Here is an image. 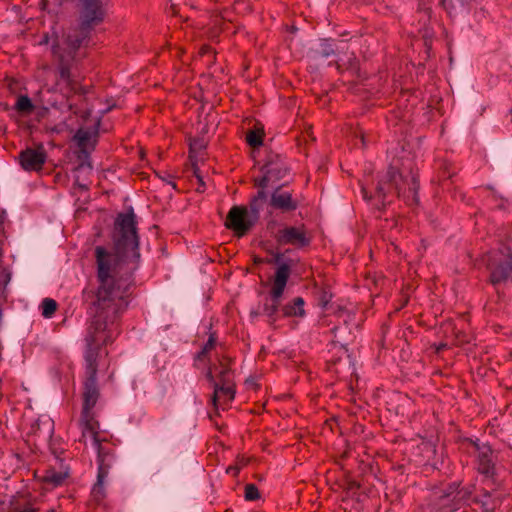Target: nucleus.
Here are the masks:
<instances>
[{
	"instance_id": "1",
	"label": "nucleus",
	"mask_w": 512,
	"mask_h": 512,
	"mask_svg": "<svg viewBox=\"0 0 512 512\" xmlns=\"http://www.w3.org/2000/svg\"><path fill=\"white\" fill-rule=\"evenodd\" d=\"M97 289L91 292L95 316L88 330L107 332L104 341L119 335L118 318L126 310L133 285L132 273L139 260L131 261V253L104 246L94 249ZM90 292H85L88 299Z\"/></svg>"
},
{
	"instance_id": "2",
	"label": "nucleus",
	"mask_w": 512,
	"mask_h": 512,
	"mask_svg": "<svg viewBox=\"0 0 512 512\" xmlns=\"http://www.w3.org/2000/svg\"><path fill=\"white\" fill-rule=\"evenodd\" d=\"M118 335H114L112 338L104 341L107 337V332L88 330L86 341L88 349L85 353V375L83 390V410L81 414V429L82 437L81 440L85 443L87 440H91L92 445H98L100 443H108L105 438H102L98 429L99 424L94 419L92 409L95 407L98 398L99 390L97 387L96 374L98 368V345L108 344L113 341Z\"/></svg>"
},
{
	"instance_id": "3",
	"label": "nucleus",
	"mask_w": 512,
	"mask_h": 512,
	"mask_svg": "<svg viewBox=\"0 0 512 512\" xmlns=\"http://www.w3.org/2000/svg\"><path fill=\"white\" fill-rule=\"evenodd\" d=\"M418 181L417 173L412 167V162L402 164L399 168L397 163H393L387 172L379 179L375 195L369 192L364 185L361 192L364 200L371 202L372 206L380 210L391 202L394 195L403 198L407 205H414L418 202Z\"/></svg>"
},
{
	"instance_id": "4",
	"label": "nucleus",
	"mask_w": 512,
	"mask_h": 512,
	"mask_svg": "<svg viewBox=\"0 0 512 512\" xmlns=\"http://www.w3.org/2000/svg\"><path fill=\"white\" fill-rule=\"evenodd\" d=\"M199 358H207L209 366L206 377L213 386L212 403L216 410H226L235 398L234 375L231 359L216 351V339L211 335Z\"/></svg>"
},
{
	"instance_id": "5",
	"label": "nucleus",
	"mask_w": 512,
	"mask_h": 512,
	"mask_svg": "<svg viewBox=\"0 0 512 512\" xmlns=\"http://www.w3.org/2000/svg\"><path fill=\"white\" fill-rule=\"evenodd\" d=\"M107 0H82L79 11V30L67 36V44L75 52L89 37L91 30L106 16Z\"/></svg>"
},
{
	"instance_id": "6",
	"label": "nucleus",
	"mask_w": 512,
	"mask_h": 512,
	"mask_svg": "<svg viewBox=\"0 0 512 512\" xmlns=\"http://www.w3.org/2000/svg\"><path fill=\"white\" fill-rule=\"evenodd\" d=\"M115 226L120 236L116 241L118 249L127 250L131 253V261L134 263L140 260L139 242L136 233V222L134 213H121L118 215Z\"/></svg>"
},
{
	"instance_id": "7",
	"label": "nucleus",
	"mask_w": 512,
	"mask_h": 512,
	"mask_svg": "<svg viewBox=\"0 0 512 512\" xmlns=\"http://www.w3.org/2000/svg\"><path fill=\"white\" fill-rule=\"evenodd\" d=\"M487 268L493 285L507 281L512 276V251L506 245L491 251L487 256Z\"/></svg>"
},
{
	"instance_id": "8",
	"label": "nucleus",
	"mask_w": 512,
	"mask_h": 512,
	"mask_svg": "<svg viewBox=\"0 0 512 512\" xmlns=\"http://www.w3.org/2000/svg\"><path fill=\"white\" fill-rule=\"evenodd\" d=\"M93 447L97 450L98 454V475L97 482L94 484L91 493L96 501H101L105 497L104 483L112 464L113 450L108 443H100L93 445Z\"/></svg>"
},
{
	"instance_id": "9",
	"label": "nucleus",
	"mask_w": 512,
	"mask_h": 512,
	"mask_svg": "<svg viewBox=\"0 0 512 512\" xmlns=\"http://www.w3.org/2000/svg\"><path fill=\"white\" fill-rule=\"evenodd\" d=\"M290 274L291 268L288 264L282 263L277 267L271 281V304H266L264 307V312L267 316L273 317L277 313L280 305V299L284 293Z\"/></svg>"
},
{
	"instance_id": "10",
	"label": "nucleus",
	"mask_w": 512,
	"mask_h": 512,
	"mask_svg": "<svg viewBox=\"0 0 512 512\" xmlns=\"http://www.w3.org/2000/svg\"><path fill=\"white\" fill-rule=\"evenodd\" d=\"M47 160V154L42 144L28 147L19 154L21 167L28 172L41 171Z\"/></svg>"
},
{
	"instance_id": "11",
	"label": "nucleus",
	"mask_w": 512,
	"mask_h": 512,
	"mask_svg": "<svg viewBox=\"0 0 512 512\" xmlns=\"http://www.w3.org/2000/svg\"><path fill=\"white\" fill-rule=\"evenodd\" d=\"M253 220L247 208L233 206L226 218L227 228L233 230L238 236H243L252 227Z\"/></svg>"
},
{
	"instance_id": "12",
	"label": "nucleus",
	"mask_w": 512,
	"mask_h": 512,
	"mask_svg": "<svg viewBox=\"0 0 512 512\" xmlns=\"http://www.w3.org/2000/svg\"><path fill=\"white\" fill-rule=\"evenodd\" d=\"M277 242L280 245H292L301 248L309 245L310 238L304 226H289L278 231Z\"/></svg>"
},
{
	"instance_id": "13",
	"label": "nucleus",
	"mask_w": 512,
	"mask_h": 512,
	"mask_svg": "<svg viewBox=\"0 0 512 512\" xmlns=\"http://www.w3.org/2000/svg\"><path fill=\"white\" fill-rule=\"evenodd\" d=\"M271 180L270 171L268 170L265 172V174L259 178L256 179V185L261 188V190L258 191L257 196L254 197V199L250 203V210L251 213L254 215V218H256L260 212V210L263 207V204L266 201V194L263 191L264 188H267L269 186V182Z\"/></svg>"
},
{
	"instance_id": "14",
	"label": "nucleus",
	"mask_w": 512,
	"mask_h": 512,
	"mask_svg": "<svg viewBox=\"0 0 512 512\" xmlns=\"http://www.w3.org/2000/svg\"><path fill=\"white\" fill-rule=\"evenodd\" d=\"M478 470L480 473L490 477L494 474V456L489 446L478 447L477 454Z\"/></svg>"
},
{
	"instance_id": "15",
	"label": "nucleus",
	"mask_w": 512,
	"mask_h": 512,
	"mask_svg": "<svg viewBox=\"0 0 512 512\" xmlns=\"http://www.w3.org/2000/svg\"><path fill=\"white\" fill-rule=\"evenodd\" d=\"M59 85H65L68 93L81 92L80 82L74 78L70 68L64 63L63 59H61L59 68Z\"/></svg>"
},
{
	"instance_id": "16",
	"label": "nucleus",
	"mask_w": 512,
	"mask_h": 512,
	"mask_svg": "<svg viewBox=\"0 0 512 512\" xmlns=\"http://www.w3.org/2000/svg\"><path fill=\"white\" fill-rule=\"evenodd\" d=\"M271 205L283 211H292L297 208V202L287 191L276 190L271 196Z\"/></svg>"
},
{
	"instance_id": "17",
	"label": "nucleus",
	"mask_w": 512,
	"mask_h": 512,
	"mask_svg": "<svg viewBox=\"0 0 512 512\" xmlns=\"http://www.w3.org/2000/svg\"><path fill=\"white\" fill-rule=\"evenodd\" d=\"M8 512H39V508L32 500L14 497L10 501Z\"/></svg>"
},
{
	"instance_id": "18",
	"label": "nucleus",
	"mask_w": 512,
	"mask_h": 512,
	"mask_svg": "<svg viewBox=\"0 0 512 512\" xmlns=\"http://www.w3.org/2000/svg\"><path fill=\"white\" fill-rule=\"evenodd\" d=\"M283 314L287 317L299 316L302 317L305 314L304 300L301 297H296L291 303H288L283 307Z\"/></svg>"
},
{
	"instance_id": "19",
	"label": "nucleus",
	"mask_w": 512,
	"mask_h": 512,
	"mask_svg": "<svg viewBox=\"0 0 512 512\" xmlns=\"http://www.w3.org/2000/svg\"><path fill=\"white\" fill-rule=\"evenodd\" d=\"M74 138L76 139L78 146L82 150H85L86 148L93 144L92 139L94 138V135L91 131L87 129H79L76 132Z\"/></svg>"
},
{
	"instance_id": "20",
	"label": "nucleus",
	"mask_w": 512,
	"mask_h": 512,
	"mask_svg": "<svg viewBox=\"0 0 512 512\" xmlns=\"http://www.w3.org/2000/svg\"><path fill=\"white\" fill-rule=\"evenodd\" d=\"M15 109L20 113L29 114L34 110V105L28 96L21 95L17 98Z\"/></svg>"
},
{
	"instance_id": "21",
	"label": "nucleus",
	"mask_w": 512,
	"mask_h": 512,
	"mask_svg": "<svg viewBox=\"0 0 512 512\" xmlns=\"http://www.w3.org/2000/svg\"><path fill=\"white\" fill-rule=\"evenodd\" d=\"M246 141L251 147H259L263 142V132L258 129L250 130L246 135Z\"/></svg>"
},
{
	"instance_id": "22",
	"label": "nucleus",
	"mask_w": 512,
	"mask_h": 512,
	"mask_svg": "<svg viewBox=\"0 0 512 512\" xmlns=\"http://www.w3.org/2000/svg\"><path fill=\"white\" fill-rule=\"evenodd\" d=\"M42 315L45 318H51L57 310V302L51 298H45L41 304Z\"/></svg>"
},
{
	"instance_id": "23",
	"label": "nucleus",
	"mask_w": 512,
	"mask_h": 512,
	"mask_svg": "<svg viewBox=\"0 0 512 512\" xmlns=\"http://www.w3.org/2000/svg\"><path fill=\"white\" fill-rule=\"evenodd\" d=\"M66 474H63L61 472H56L54 470L47 471L44 479L46 482L51 483L55 486H58L62 484V482L65 480Z\"/></svg>"
},
{
	"instance_id": "24",
	"label": "nucleus",
	"mask_w": 512,
	"mask_h": 512,
	"mask_svg": "<svg viewBox=\"0 0 512 512\" xmlns=\"http://www.w3.org/2000/svg\"><path fill=\"white\" fill-rule=\"evenodd\" d=\"M260 498L258 488L254 484H247L245 486V499L247 501H255Z\"/></svg>"
},
{
	"instance_id": "25",
	"label": "nucleus",
	"mask_w": 512,
	"mask_h": 512,
	"mask_svg": "<svg viewBox=\"0 0 512 512\" xmlns=\"http://www.w3.org/2000/svg\"><path fill=\"white\" fill-rule=\"evenodd\" d=\"M159 177H160V179L162 181H164L165 183L171 185L172 188L176 190L177 186H176V183L174 181V176L173 175L165 172V173H163V175H159Z\"/></svg>"
},
{
	"instance_id": "26",
	"label": "nucleus",
	"mask_w": 512,
	"mask_h": 512,
	"mask_svg": "<svg viewBox=\"0 0 512 512\" xmlns=\"http://www.w3.org/2000/svg\"><path fill=\"white\" fill-rule=\"evenodd\" d=\"M0 269H9L3 265V240L0 239Z\"/></svg>"
},
{
	"instance_id": "27",
	"label": "nucleus",
	"mask_w": 512,
	"mask_h": 512,
	"mask_svg": "<svg viewBox=\"0 0 512 512\" xmlns=\"http://www.w3.org/2000/svg\"><path fill=\"white\" fill-rule=\"evenodd\" d=\"M239 469L237 467L230 466L227 468V473L233 476L238 474Z\"/></svg>"
},
{
	"instance_id": "28",
	"label": "nucleus",
	"mask_w": 512,
	"mask_h": 512,
	"mask_svg": "<svg viewBox=\"0 0 512 512\" xmlns=\"http://www.w3.org/2000/svg\"><path fill=\"white\" fill-rule=\"evenodd\" d=\"M441 1V4L443 5V7L445 9H447V0H440Z\"/></svg>"
},
{
	"instance_id": "29",
	"label": "nucleus",
	"mask_w": 512,
	"mask_h": 512,
	"mask_svg": "<svg viewBox=\"0 0 512 512\" xmlns=\"http://www.w3.org/2000/svg\"><path fill=\"white\" fill-rule=\"evenodd\" d=\"M0 512H4V503L0 501Z\"/></svg>"
},
{
	"instance_id": "30",
	"label": "nucleus",
	"mask_w": 512,
	"mask_h": 512,
	"mask_svg": "<svg viewBox=\"0 0 512 512\" xmlns=\"http://www.w3.org/2000/svg\"><path fill=\"white\" fill-rule=\"evenodd\" d=\"M197 178H198V180H199L200 184H201V185H204V183H203V181H202V178H201L200 176H198V175H197Z\"/></svg>"
},
{
	"instance_id": "31",
	"label": "nucleus",
	"mask_w": 512,
	"mask_h": 512,
	"mask_svg": "<svg viewBox=\"0 0 512 512\" xmlns=\"http://www.w3.org/2000/svg\"><path fill=\"white\" fill-rule=\"evenodd\" d=\"M197 190H198V191H203V185H201V184H200V186H199V187H197Z\"/></svg>"
},
{
	"instance_id": "32",
	"label": "nucleus",
	"mask_w": 512,
	"mask_h": 512,
	"mask_svg": "<svg viewBox=\"0 0 512 512\" xmlns=\"http://www.w3.org/2000/svg\"><path fill=\"white\" fill-rule=\"evenodd\" d=\"M197 190H198V191H203V185H201V184H200V186H199V187H197Z\"/></svg>"
},
{
	"instance_id": "33",
	"label": "nucleus",
	"mask_w": 512,
	"mask_h": 512,
	"mask_svg": "<svg viewBox=\"0 0 512 512\" xmlns=\"http://www.w3.org/2000/svg\"><path fill=\"white\" fill-rule=\"evenodd\" d=\"M50 512H54V511H50Z\"/></svg>"
}]
</instances>
